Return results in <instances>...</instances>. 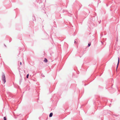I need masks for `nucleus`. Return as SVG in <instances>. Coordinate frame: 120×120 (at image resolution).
Segmentation results:
<instances>
[{
	"instance_id": "1",
	"label": "nucleus",
	"mask_w": 120,
	"mask_h": 120,
	"mask_svg": "<svg viewBox=\"0 0 120 120\" xmlns=\"http://www.w3.org/2000/svg\"><path fill=\"white\" fill-rule=\"evenodd\" d=\"M2 80L4 81V83L6 82L5 76L4 75H3L2 76Z\"/></svg>"
},
{
	"instance_id": "2",
	"label": "nucleus",
	"mask_w": 120,
	"mask_h": 120,
	"mask_svg": "<svg viewBox=\"0 0 120 120\" xmlns=\"http://www.w3.org/2000/svg\"><path fill=\"white\" fill-rule=\"evenodd\" d=\"M119 63V58H118V63H117V67H116V70H117V68Z\"/></svg>"
},
{
	"instance_id": "3",
	"label": "nucleus",
	"mask_w": 120,
	"mask_h": 120,
	"mask_svg": "<svg viewBox=\"0 0 120 120\" xmlns=\"http://www.w3.org/2000/svg\"><path fill=\"white\" fill-rule=\"evenodd\" d=\"M44 61L46 63L47 62L48 60L46 59V58H45Z\"/></svg>"
},
{
	"instance_id": "4",
	"label": "nucleus",
	"mask_w": 120,
	"mask_h": 120,
	"mask_svg": "<svg viewBox=\"0 0 120 120\" xmlns=\"http://www.w3.org/2000/svg\"><path fill=\"white\" fill-rule=\"evenodd\" d=\"M52 115H53V113H50V115H49V117H51L52 116Z\"/></svg>"
},
{
	"instance_id": "5",
	"label": "nucleus",
	"mask_w": 120,
	"mask_h": 120,
	"mask_svg": "<svg viewBox=\"0 0 120 120\" xmlns=\"http://www.w3.org/2000/svg\"><path fill=\"white\" fill-rule=\"evenodd\" d=\"M4 120H6V117H4Z\"/></svg>"
},
{
	"instance_id": "6",
	"label": "nucleus",
	"mask_w": 120,
	"mask_h": 120,
	"mask_svg": "<svg viewBox=\"0 0 120 120\" xmlns=\"http://www.w3.org/2000/svg\"><path fill=\"white\" fill-rule=\"evenodd\" d=\"M29 76V74H28L27 75V76H26V78H28Z\"/></svg>"
},
{
	"instance_id": "7",
	"label": "nucleus",
	"mask_w": 120,
	"mask_h": 120,
	"mask_svg": "<svg viewBox=\"0 0 120 120\" xmlns=\"http://www.w3.org/2000/svg\"><path fill=\"white\" fill-rule=\"evenodd\" d=\"M90 43H88V46H90Z\"/></svg>"
},
{
	"instance_id": "8",
	"label": "nucleus",
	"mask_w": 120,
	"mask_h": 120,
	"mask_svg": "<svg viewBox=\"0 0 120 120\" xmlns=\"http://www.w3.org/2000/svg\"><path fill=\"white\" fill-rule=\"evenodd\" d=\"M20 64L21 65V64H22V63H21V62H20Z\"/></svg>"
}]
</instances>
